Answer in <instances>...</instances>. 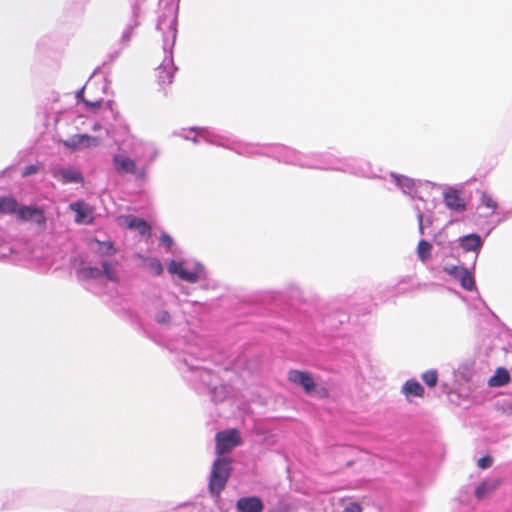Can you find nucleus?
<instances>
[{
	"label": "nucleus",
	"mask_w": 512,
	"mask_h": 512,
	"mask_svg": "<svg viewBox=\"0 0 512 512\" xmlns=\"http://www.w3.org/2000/svg\"><path fill=\"white\" fill-rule=\"evenodd\" d=\"M168 271L171 274L177 275L180 279L189 283H196L199 280V275L196 272L188 271L181 262L171 260L168 264Z\"/></svg>",
	"instance_id": "11"
},
{
	"label": "nucleus",
	"mask_w": 512,
	"mask_h": 512,
	"mask_svg": "<svg viewBox=\"0 0 512 512\" xmlns=\"http://www.w3.org/2000/svg\"><path fill=\"white\" fill-rule=\"evenodd\" d=\"M17 219L21 221H28L35 219L38 224L45 223L44 212L42 209L31 206H18L16 212Z\"/></svg>",
	"instance_id": "10"
},
{
	"label": "nucleus",
	"mask_w": 512,
	"mask_h": 512,
	"mask_svg": "<svg viewBox=\"0 0 512 512\" xmlns=\"http://www.w3.org/2000/svg\"><path fill=\"white\" fill-rule=\"evenodd\" d=\"M102 269H100L102 271V275H105L108 271H111V266H110V263L108 261H103L102 263Z\"/></svg>",
	"instance_id": "33"
},
{
	"label": "nucleus",
	"mask_w": 512,
	"mask_h": 512,
	"mask_svg": "<svg viewBox=\"0 0 512 512\" xmlns=\"http://www.w3.org/2000/svg\"><path fill=\"white\" fill-rule=\"evenodd\" d=\"M238 512H263L264 505L257 496L242 497L236 502Z\"/></svg>",
	"instance_id": "9"
},
{
	"label": "nucleus",
	"mask_w": 512,
	"mask_h": 512,
	"mask_svg": "<svg viewBox=\"0 0 512 512\" xmlns=\"http://www.w3.org/2000/svg\"><path fill=\"white\" fill-rule=\"evenodd\" d=\"M155 77L157 79L158 85L161 87L170 85L173 82V73L171 69L166 66L157 67L155 69Z\"/></svg>",
	"instance_id": "17"
},
{
	"label": "nucleus",
	"mask_w": 512,
	"mask_h": 512,
	"mask_svg": "<svg viewBox=\"0 0 512 512\" xmlns=\"http://www.w3.org/2000/svg\"><path fill=\"white\" fill-rule=\"evenodd\" d=\"M432 245L426 240H421L417 246V254L422 262L431 258Z\"/></svg>",
	"instance_id": "22"
},
{
	"label": "nucleus",
	"mask_w": 512,
	"mask_h": 512,
	"mask_svg": "<svg viewBox=\"0 0 512 512\" xmlns=\"http://www.w3.org/2000/svg\"><path fill=\"white\" fill-rule=\"evenodd\" d=\"M397 183L402 187V188H408V189H411L414 187V182L412 179L410 178H407V177H398L397 178Z\"/></svg>",
	"instance_id": "29"
},
{
	"label": "nucleus",
	"mask_w": 512,
	"mask_h": 512,
	"mask_svg": "<svg viewBox=\"0 0 512 512\" xmlns=\"http://www.w3.org/2000/svg\"><path fill=\"white\" fill-rule=\"evenodd\" d=\"M492 463H493V459H492V457H490V456H488V455H487V456H483V457H481V458L478 460L477 465H478V467H479V468H481V469H487V468H489V467H491V466H492Z\"/></svg>",
	"instance_id": "28"
},
{
	"label": "nucleus",
	"mask_w": 512,
	"mask_h": 512,
	"mask_svg": "<svg viewBox=\"0 0 512 512\" xmlns=\"http://www.w3.org/2000/svg\"><path fill=\"white\" fill-rule=\"evenodd\" d=\"M78 277L83 280L96 279L102 276V271L97 267H82L77 272Z\"/></svg>",
	"instance_id": "20"
},
{
	"label": "nucleus",
	"mask_w": 512,
	"mask_h": 512,
	"mask_svg": "<svg viewBox=\"0 0 512 512\" xmlns=\"http://www.w3.org/2000/svg\"><path fill=\"white\" fill-rule=\"evenodd\" d=\"M94 241L99 245L98 253L100 255L112 256V255L116 254V249L114 247L113 242L100 241L97 239H95Z\"/></svg>",
	"instance_id": "23"
},
{
	"label": "nucleus",
	"mask_w": 512,
	"mask_h": 512,
	"mask_svg": "<svg viewBox=\"0 0 512 512\" xmlns=\"http://www.w3.org/2000/svg\"><path fill=\"white\" fill-rule=\"evenodd\" d=\"M464 269L465 267L455 265H449L443 268L444 272H446L448 275L452 276L456 280L459 279Z\"/></svg>",
	"instance_id": "26"
},
{
	"label": "nucleus",
	"mask_w": 512,
	"mask_h": 512,
	"mask_svg": "<svg viewBox=\"0 0 512 512\" xmlns=\"http://www.w3.org/2000/svg\"><path fill=\"white\" fill-rule=\"evenodd\" d=\"M443 200L445 206L455 212H464L467 208V204L461 195V191L449 188L443 194Z\"/></svg>",
	"instance_id": "5"
},
{
	"label": "nucleus",
	"mask_w": 512,
	"mask_h": 512,
	"mask_svg": "<svg viewBox=\"0 0 512 512\" xmlns=\"http://www.w3.org/2000/svg\"><path fill=\"white\" fill-rule=\"evenodd\" d=\"M50 173L53 178L57 179L62 184L82 183L84 181L82 173L72 167L61 168L55 166L50 169Z\"/></svg>",
	"instance_id": "3"
},
{
	"label": "nucleus",
	"mask_w": 512,
	"mask_h": 512,
	"mask_svg": "<svg viewBox=\"0 0 512 512\" xmlns=\"http://www.w3.org/2000/svg\"><path fill=\"white\" fill-rule=\"evenodd\" d=\"M160 243L169 250L173 245V239L167 233H162L160 236Z\"/></svg>",
	"instance_id": "30"
},
{
	"label": "nucleus",
	"mask_w": 512,
	"mask_h": 512,
	"mask_svg": "<svg viewBox=\"0 0 512 512\" xmlns=\"http://www.w3.org/2000/svg\"><path fill=\"white\" fill-rule=\"evenodd\" d=\"M498 208L496 199L488 192H482L478 209H485V216H490L495 213Z\"/></svg>",
	"instance_id": "16"
},
{
	"label": "nucleus",
	"mask_w": 512,
	"mask_h": 512,
	"mask_svg": "<svg viewBox=\"0 0 512 512\" xmlns=\"http://www.w3.org/2000/svg\"><path fill=\"white\" fill-rule=\"evenodd\" d=\"M288 380L291 383L301 386L306 393H311L315 389V382L309 372L301 370H290Z\"/></svg>",
	"instance_id": "6"
},
{
	"label": "nucleus",
	"mask_w": 512,
	"mask_h": 512,
	"mask_svg": "<svg viewBox=\"0 0 512 512\" xmlns=\"http://www.w3.org/2000/svg\"><path fill=\"white\" fill-rule=\"evenodd\" d=\"M231 470V461L229 459L218 457L214 461L209 479V491L213 496L218 497L224 490Z\"/></svg>",
	"instance_id": "1"
},
{
	"label": "nucleus",
	"mask_w": 512,
	"mask_h": 512,
	"mask_svg": "<svg viewBox=\"0 0 512 512\" xmlns=\"http://www.w3.org/2000/svg\"><path fill=\"white\" fill-rule=\"evenodd\" d=\"M170 320V315L167 311H162L157 316V321L160 323H167Z\"/></svg>",
	"instance_id": "32"
},
{
	"label": "nucleus",
	"mask_w": 512,
	"mask_h": 512,
	"mask_svg": "<svg viewBox=\"0 0 512 512\" xmlns=\"http://www.w3.org/2000/svg\"><path fill=\"white\" fill-rule=\"evenodd\" d=\"M511 380V376L509 371L506 368L499 367L496 369L493 376H491L488 380V385L490 387H502L508 384Z\"/></svg>",
	"instance_id": "14"
},
{
	"label": "nucleus",
	"mask_w": 512,
	"mask_h": 512,
	"mask_svg": "<svg viewBox=\"0 0 512 512\" xmlns=\"http://www.w3.org/2000/svg\"><path fill=\"white\" fill-rule=\"evenodd\" d=\"M63 145L73 151L82 149V148H90L96 147L99 145V139L94 136H90L88 134H76L71 136L67 140L62 141Z\"/></svg>",
	"instance_id": "4"
},
{
	"label": "nucleus",
	"mask_w": 512,
	"mask_h": 512,
	"mask_svg": "<svg viewBox=\"0 0 512 512\" xmlns=\"http://www.w3.org/2000/svg\"><path fill=\"white\" fill-rule=\"evenodd\" d=\"M69 208L76 213L75 222L78 224H91L93 222V209L83 201L71 203Z\"/></svg>",
	"instance_id": "7"
},
{
	"label": "nucleus",
	"mask_w": 512,
	"mask_h": 512,
	"mask_svg": "<svg viewBox=\"0 0 512 512\" xmlns=\"http://www.w3.org/2000/svg\"><path fill=\"white\" fill-rule=\"evenodd\" d=\"M499 485L500 481L498 479H487L476 488L475 495L478 499H484L494 492Z\"/></svg>",
	"instance_id": "15"
},
{
	"label": "nucleus",
	"mask_w": 512,
	"mask_h": 512,
	"mask_svg": "<svg viewBox=\"0 0 512 512\" xmlns=\"http://www.w3.org/2000/svg\"><path fill=\"white\" fill-rule=\"evenodd\" d=\"M39 171V167L37 165H28L24 168L23 172H22V176L23 177H26V176H30L32 174H36L37 172Z\"/></svg>",
	"instance_id": "31"
},
{
	"label": "nucleus",
	"mask_w": 512,
	"mask_h": 512,
	"mask_svg": "<svg viewBox=\"0 0 512 512\" xmlns=\"http://www.w3.org/2000/svg\"><path fill=\"white\" fill-rule=\"evenodd\" d=\"M122 220L128 229H135L141 236L151 237V225L144 219L133 215L123 216Z\"/></svg>",
	"instance_id": "8"
},
{
	"label": "nucleus",
	"mask_w": 512,
	"mask_h": 512,
	"mask_svg": "<svg viewBox=\"0 0 512 512\" xmlns=\"http://www.w3.org/2000/svg\"><path fill=\"white\" fill-rule=\"evenodd\" d=\"M215 442L216 453L217 455L222 456L239 446L242 443V438L237 429L231 428L217 432L215 435Z\"/></svg>",
	"instance_id": "2"
},
{
	"label": "nucleus",
	"mask_w": 512,
	"mask_h": 512,
	"mask_svg": "<svg viewBox=\"0 0 512 512\" xmlns=\"http://www.w3.org/2000/svg\"><path fill=\"white\" fill-rule=\"evenodd\" d=\"M458 281L460 282L461 287L465 290L472 291L475 288L474 277L467 268L462 271Z\"/></svg>",
	"instance_id": "21"
},
{
	"label": "nucleus",
	"mask_w": 512,
	"mask_h": 512,
	"mask_svg": "<svg viewBox=\"0 0 512 512\" xmlns=\"http://www.w3.org/2000/svg\"><path fill=\"white\" fill-rule=\"evenodd\" d=\"M422 379L429 387H434L438 381V374L436 370H429L422 374Z\"/></svg>",
	"instance_id": "25"
},
{
	"label": "nucleus",
	"mask_w": 512,
	"mask_h": 512,
	"mask_svg": "<svg viewBox=\"0 0 512 512\" xmlns=\"http://www.w3.org/2000/svg\"><path fill=\"white\" fill-rule=\"evenodd\" d=\"M146 262L147 268L156 276H160L163 273V266L161 262L156 258H143Z\"/></svg>",
	"instance_id": "24"
},
{
	"label": "nucleus",
	"mask_w": 512,
	"mask_h": 512,
	"mask_svg": "<svg viewBox=\"0 0 512 512\" xmlns=\"http://www.w3.org/2000/svg\"><path fill=\"white\" fill-rule=\"evenodd\" d=\"M104 276H106V278L110 281H117V275L115 273V271L111 270V271H108Z\"/></svg>",
	"instance_id": "34"
},
{
	"label": "nucleus",
	"mask_w": 512,
	"mask_h": 512,
	"mask_svg": "<svg viewBox=\"0 0 512 512\" xmlns=\"http://www.w3.org/2000/svg\"><path fill=\"white\" fill-rule=\"evenodd\" d=\"M115 169L119 173H136V162L126 156L115 155L113 158Z\"/></svg>",
	"instance_id": "12"
},
{
	"label": "nucleus",
	"mask_w": 512,
	"mask_h": 512,
	"mask_svg": "<svg viewBox=\"0 0 512 512\" xmlns=\"http://www.w3.org/2000/svg\"><path fill=\"white\" fill-rule=\"evenodd\" d=\"M402 393L406 396V398L410 401V397H423L424 396V388L422 385L415 379H410L405 382L402 387Z\"/></svg>",
	"instance_id": "13"
},
{
	"label": "nucleus",
	"mask_w": 512,
	"mask_h": 512,
	"mask_svg": "<svg viewBox=\"0 0 512 512\" xmlns=\"http://www.w3.org/2000/svg\"><path fill=\"white\" fill-rule=\"evenodd\" d=\"M18 202L14 197H0V214H13L17 212Z\"/></svg>",
	"instance_id": "19"
},
{
	"label": "nucleus",
	"mask_w": 512,
	"mask_h": 512,
	"mask_svg": "<svg viewBox=\"0 0 512 512\" xmlns=\"http://www.w3.org/2000/svg\"><path fill=\"white\" fill-rule=\"evenodd\" d=\"M81 100L82 102L85 104V106L87 107V109H89L90 111H97L100 107H101V101L100 100H95V101H89L83 97H81Z\"/></svg>",
	"instance_id": "27"
},
{
	"label": "nucleus",
	"mask_w": 512,
	"mask_h": 512,
	"mask_svg": "<svg viewBox=\"0 0 512 512\" xmlns=\"http://www.w3.org/2000/svg\"><path fill=\"white\" fill-rule=\"evenodd\" d=\"M481 245H482L481 238L477 234H470V235L464 236L461 239V246L466 251H476L481 247Z\"/></svg>",
	"instance_id": "18"
}]
</instances>
